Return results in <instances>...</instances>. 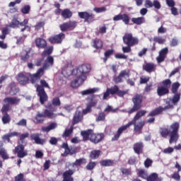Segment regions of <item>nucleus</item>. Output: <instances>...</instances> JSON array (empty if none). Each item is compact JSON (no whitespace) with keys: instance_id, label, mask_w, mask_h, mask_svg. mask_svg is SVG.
I'll return each mask as SVG.
<instances>
[{"instance_id":"obj_1","label":"nucleus","mask_w":181,"mask_h":181,"mask_svg":"<svg viewBox=\"0 0 181 181\" xmlns=\"http://www.w3.org/2000/svg\"><path fill=\"white\" fill-rule=\"evenodd\" d=\"M91 71L90 64L80 65L76 70L73 71V74H76V78L71 83L73 88H77L87 80V74Z\"/></svg>"},{"instance_id":"obj_2","label":"nucleus","mask_w":181,"mask_h":181,"mask_svg":"<svg viewBox=\"0 0 181 181\" xmlns=\"http://www.w3.org/2000/svg\"><path fill=\"white\" fill-rule=\"evenodd\" d=\"M40 86H37V95L40 98V103L42 105H44L46 101H47V94L45 91V88L43 87H45L46 88H50V86H49V83L46 82L45 80H41L40 81Z\"/></svg>"},{"instance_id":"obj_3","label":"nucleus","mask_w":181,"mask_h":181,"mask_svg":"<svg viewBox=\"0 0 181 181\" xmlns=\"http://www.w3.org/2000/svg\"><path fill=\"white\" fill-rule=\"evenodd\" d=\"M52 52L53 47H49L42 53V57H46L47 56V59H45V62L43 65V69H49V67H52V66H53L54 59H53V57L50 56Z\"/></svg>"},{"instance_id":"obj_4","label":"nucleus","mask_w":181,"mask_h":181,"mask_svg":"<svg viewBox=\"0 0 181 181\" xmlns=\"http://www.w3.org/2000/svg\"><path fill=\"white\" fill-rule=\"evenodd\" d=\"M132 102L134 105L132 108L129 110L128 114H132L138 111V110H141L142 108V96L141 95H136L132 98Z\"/></svg>"},{"instance_id":"obj_5","label":"nucleus","mask_w":181,"mask_h":181,"mask_svg":"<svg viewBox=\"0 0 181 181\" xmlns=\"http://www.w3.org/2000/svg\"><path fill=\"white\" fill-rule=\"evenodd\" d=\"M123 42L127 46H135L139 43V40L135 37L132 36V34L126 33L123 36Z\"/></svg>"},{"instance_id":"obj_6","label":"nucleus","mask_w":181,"mask_h":181,"mask_svg":"<svg viewBox=\"0 0 181 181\" xmlns=\"http://www.w3.org/2000/svg\"><path fill=\"white\" fill-rule=\"evenodd\" d=\"M44 70H46V69L42 68L38 69L36 74H34L33 75L30 74L29 80L30 83H32L33 84H34V83H36V81H37L39 78H40V77L43 76L45 73Z\"/></svg>"},{"instance_id":"obj_7","label":"nucleus","mask_w":181,"mask_h":181,"mask_svg":"<svg viewBox=\"0 0 181 181\" xmlns=\"http://www.w3.org/2000/svg\"><path fill=\"white\" fill-rule=\"evenodd\" d=\"M144 6L147 8H155V9H160L162 8V5H160V2L158 0L151 1L146 0L144 2Z\"/></svg>"},{"instance_id":"obj_8","label":"nucleus","mask_w":181,"mask_h":181,"mask_svg":"<svg viewBox=\"0 0 181 181\" xmlns=\"http://www.w3.org/2000/svg\"><path fill=\"white\" fill-rule=\"evenodd\" d=\"M30 76V74H28V73L19 74L18 76V81L19 84H21V86H25V84H28V83H29Z\"/></svg>"},{"instance_id":"obj_9","label":"nucleus","mask_w":181,"mask_h":181,"mask_svg":"<svg viewBox=\"0 0 181 181\" xmlns=\"http://www.w3.org/2000/svg\"><path fill=\"white\" fill-rule=\"evenodd\" d=\"M170 108H173V105H170V102H169L168 105L164 107H159L152 112L149 113V117H155V115H159L162 111H165V110H170Z\"/></svg>"},{"instance_id":"obj_10","label":"nucleus","mask_w":181,"mask_h":181,"mask_svg":"<svg viewBox=\"0 0 181 181\" xmlns=\"http://www.w3.org/2000/svg\"><path fill=\"white\" fill-rule=\"evenodd\" d=\"M78 16L81 19H84L85 22H88V23H90V22H93L95 17L94 14L88 12H78Z\"/></svg>"},{"instance_id":"obj_11","label":"nucleus","mask_w":181,"mask_h":181,"mask_svg":"<svg viewBox=\"0 0 181 181\" xmlns=\"http://www.w3.org/2000/svg\"><path fill=\"white\" fill-rule=\"evenodd\" d=\"M14 151L17 153L18 158H25V156H28V151H25V146L22 144L17 146L15 148Z\"/></svg>"},{"instance_id":"obj_12","label":"nucleus","mask_w":181,"mask_h":181,"mask_svg":"<svg viewBox=\"0 0 181 181\" xmlns=\"http://www.w3.org/2000/svg\"><path fill=\"white\" fill-rule=\"evenodd\" d=\"M128 124H130L131 125L134 126V131L136 132H141L142 131V128H144V125H145V122L141 121L136 123V121L132 120Z\"/></svg>"},{"instance_id":"obj_13","label":"nucleus","mask_w":181,"mask_h":181,"mask_svg":"<svg viewBox=\"0 0 181 181\" xmlns=\"http://www.w3.org/2000/svg\"><path fill=\"white\" fill-rule=\"evenodd\" d=\"M131 127V124H127L124 126L121 127L120 128H119V129L117 130V134H115L112 139V141H118V139H119V136H121V134H122V132H124V131H126L127 128H129Z\"/></svg>"},{"instance_id":"obj_14","label":"nucleus","mask_w":181,"mask_h":181,"mask_svg":"<svg viewBox=\"0 0 181 181\" xmlns=\"http://www.w3.org/2000/svg\"><path fill=\"white\" fill-rule=\"evenodd\" d=\"M21 102V99L16 97H8L4 100V103L5 104H8V105H15L16 104H19Z\"/></svg>"},{"instance_id":"obj_15","label":"nucleus","mask_w":181,"mask_h":181,"mask_svg":"<svg viewBox=\"0 0 181 181\" xmlns=\"http://www.w3.org/2000/svg\"><path fill=\"white\" fill-rule=\"evenodd\" d=\"M40 134L39 133H34L31 134L30 139L32 141H35V144L37 145H43L45 144V139H40Z\"/></svg>"},{"instance_id":"obj_16","label":"nucleus","mask_w":181,"mask_h":181,"mask_svg":"<svg viewBox=\"0 0 181 181\" xmlns=\"http://www.w3.org/2000/svg\"><path fill=\"white\" fill-rule=\"evenodd\" d=\"M166 54H168V47L163 48L159 52V55L156 58L158 63H162V62H165V59H166Z\"/></svg>"},{"instance_id":"obj_17","label":"nucleus","mask_w":181,"mask_h":181,"mask_svg":"<svg viewBox=\"0 0 181 181\" xmlns=\"http://www.w3.org/2000/svg\"><path fill=\"white\" fill-rule=\"evenodd\" d=\"M63 39H64V34L59 33V35L49 37V42L52 43H62Z\"/></svg>"},{"instance_id":"obj_18","label":"nucleus","mask_w":181,"mask_h":181,"mask_svg":"<svg viewBox=\"0 0 181 181\" xmlns=\"http://www.w3.org/2000/svg\"><path fill=\"white\" fill-rule=\"evenodd\" d=\"M103 138H104V134H95L93 132L92 135L90 136V141L92 142H94V144H98V142H101Z\"/></svg>"},{"instance_id":"obj_19","label":"nucleus","mask_w":181,"mask_h":181,"mask_svg":"<svg viewBox=\"0 0 181 181\" xmlns=\"http://www.w3.org/2000/svg\"><path fill=\"white\" fill-rule=\"evenodd\" d=\"M35 42L37 47L39 49H45L47 46V42H46L45 39L39 37L35 39Z\"/></svg>"},{"instance_id":"obj_20","label":"nucleus","mask_w":181,"mask_h":181,"mask_svg":"<svg viewBox=\"0 0 181 181\" xmlns=\"http://www.w3.org/2000/svg\"><path fill=\"white\" fill-rule=\"evenodd\" d=\"M33 56L32 52L30 50L28 51H22L21 54V58L23 62H28L30 57Z\"/></svg>"},{"instance_id":"obj_21","label":"nucleus","mask_w":181,"mask_h":181,"mask_svg":"<svg viewBox=\"0 0 181 181\" xmlns=\"http://www.w3.org/2000/svg\"><path fill=\"white\" fill-rule=\"evenodd\" d=\"M133 149L138 155H139V153H142V149H144V143L138 142L134 144Z\"/></svg>"},{"instance_id":"obj_22","label":"nucleus","mask_w":181,"mask_h":181,"mask_svg":"<svg viewBox=\"0 0 181 181\" xmlns=\"http://www.w3.org/2000/svg\"><path fill=\"white\" fill-rule=\"evenodd\" d=\"M81 134L83 138V141H88V139H90L91 136L93 135V130L88 129L86 131H83L81 132Z\"/></svg>"},{"instance_id":"obj_23","label":"nucleus","mask_w":181,"mask_h":181,"mask_svg":"<svg viewBox=\"0 0 181 181\" xmlns=\"http://www.w3.org/2000/svg\"><path fill=\"white\" fill-rule=\"evenodd\" d=\"M100 91V88H93L86 89L81 92V95H90V94H94V93H97Z\"/></svg>"},{"instance_id":"obj_24","label":"nucleus","mask_w":181,"mask_h":181,"mask_svg":"<svg viewBox=\"0 0 181 181\" xmlns=\"http://www.w3.org/2000/svg\"><path fill=\"white\" fill-rule=\"evenodd\" d=\"M74 173L73 170H68L64 173V180L63 181H73V177L71 175Z\"/></svg>"},{"instance_id":"obj_25","label":"nucleus","mask_w":181,"mask_h":181,"mask_svg":"<svg viewBox=\"0 0 181 181\" xmlns=\"http://www.w3.org/2000/svg\"><path fill=\"white\" fill-rule=\"evenodd\" d=\"M169 93V89L167 87L160 86L157 88V94L159 97L165 95Z\"/></svg>"},{"instance_id":"obj_26","label":"nucleus","mask_w":181,"mask_h":181,"mask_svg":"<svg viewBox=\"0 0 181 181\" xmlns=\"http://www.w3.org/2000/svg\"><path fill=\"white\" fill-rule=\"evenodd\" d=\"M61 15L64 19H69L71 16H73V12L70 9L66 8L62 11Z\"/></svg>"},{"instance_id":"obj_27","label":"nucleus","mask_w":181,"mask_h":181,"mask_svg":"<svg viewBox=\"0 0 181 181\" xmlns=\"http://www.w3.org/2000/svg\"><path fill=\"white\" fill-rule=\"evenodd\" d=\"M10 95H15L16 94H18L19 89L16 87V84L15 83H10Z\"/></svg>"},{"instance_id":"obj_28","label":"nucleus","mask_w":181,"mask_h":181,"mask_svg":"<svg viewBox=\"0 0 181 181\" xmlns=\"http://www.w3.org/2000/svg\"><path fill=\"white\" fill-rule=\"evenodd\" d=\"M97 104V100H92L90 103L87 105L86 109L83 110V114H88L91 112V107H94Z\"/></svg>"},{"instance_id":"obj_29","label":"nucleus","mask_w":181,"mask_h":181,"mask_svg":"<svg viewBox=\"0 0 181 181\" xmlns=\"http://www.w3.org/2000/svg\"><path fill=\"white\" fill-rule=\"evenodd\" d=\"M143 69L148 73H151L155 69V64L147 63L143 66Z\"/></svg>"},{"instance_id":"obj_30","label":"nucleus","mask_w":181,"mask_h":181,"mask_svg":"<svg viewBox=\"0 0 181 181\" xmlns=\"http://www.w3.org/2000/svg\"><path fill=\"white\" fill-rule=\"evenodd\" d=\"M170 133L177 134L179 131V122H174L170 127Z\"/></svg>"},{"instance_id":"obj_31","label":"nucleus","mask_w":181,"mask_h":181,"mask_svg":"<svg viewBox=\"0 0 181 181\" xmlns=\"http://www.w3.org/2000/svg\"><path fill=\"white\" fill-rule=\"evenodd\" d=\"M86 163H87V160L86 158H79L73 163V167L74 168V166H76V168H78L81 165H86Z\"/></svg>"},{"instance_id":"obj_32","label":"nucleus","mask_w":181,"mask_h":181,"mask_svg":"<svg viewBox=\"0 0 181 181\" xmlns=\"http://www.w3.org/2000/svg\"><path fill=\"white\" fill-rule=\"evenodd\" d=\"M159 132L163 138H168V135L170 134V130L166 127L160 128Z\"/></svg>"},{"instance_id":"obj_33","label":"nucleus","mask_w":181,"mask_h":181,"mask_svg":"<svg viewBox=\"0 0 181 181\" xmlns=\"http://www.w3.org/2000/svg\"><path fill=\"white\" fill-rule=\"evenodd\" d=\"M132 21L135 25H142V23H145V18L144 17L133 18H132Z\"/></svg>"},{"instance_id":"obj_34","label":"nucleus","mask_w":181,"mask_h":181,"mask_svg":"<svg viewBox=\"0 0 181 181\" xmlns=\"http://www.w3.org/2000/svg\"><path fill=\"white\" fill-rule=\"evenodd\" d=\"M170 144H173V142H177V139H179V134L177 133H170Z\"/></svg>"},{"instance_id":"obj_35","label":"nucleus","mask_w":181,"mask_h":181,"mask_svg":"<svg viewBox=\"0 0 181 181\" xmlns=\"http://www.w3.org/2000/svg\"><path fill=\"white\" fill-rule=\"evenodd\" d=\"M28 23H29V20L28 19H24L23 21L19 22L20 26H23L24 28L21 29V32H25L26 29H30V27L28 25Z\"/></svg>"},{"instance_id":"obj_36","label":"nucleus","mask_w":181,"mask_h":181,"mask_svg":"<svg viewBox=\"0 0 181 181\" xmlns=\"http://www.w3.org/2000/svg\"><path fill=\"white\" fill-rule=\"evenodd\" d=\"M56 127H57V124L56 123H52L48 127H42V131H43V132H49V131L54 129Z\"/></svg>"},{"instance_id":"obj_37","label":"nucleus","mask_w":181,"mask_h":181,"mask_svg":"<svg viewBox=\"0 0 181 181\" xmlns=\"http://www.w3.org/2000/svg\"><path fill=\"white\" fill-rule=\"evenodd\" d=\"M72 73L73 72H71V69H70V67L67 66L62 68V74H63V76H64V77H69V76H71Z\"/></svg>"},{"instance_id":"obj_38","label":"nucleus","mask_w":181,"mask_h":181,"mask_svg":"<svg viewBox=\"0 0 181 181\" xmlns=\"http://www.w3.org/2000/svg\"><path fill=\"white\" fill-rule=\"evenodd\" d=\"M145 114H146V110H140L137 112V113L136 114V115L133 119V122H135V121H137L138 119H139V118H141V117H144Z\"/></svg>"},{"instance_id":"obj_39","label":"nucleus","mask_w":181,"mask_h":181,"mask_svg":"<svg viewBox=\"0 0 181 181\" xmlns=\"http://www.w3.org/2000/svg\"><path fill=\"white\" fill-rule=\"evenodd\" d=\"M81 121V113L76 112L74 116L73 124H78Z\"/></svg>"},{"instance_id":"obj_40","label":"nucleus","mask_w":181,"mask_h":181,"mask_svg":"<svg viewBox=\"0 0 181 181\" xmlns=\"http://www.w3.org/2000/svg\"><path fill=\"white\" fill-rule=\"evenodd\" d=\"M45 119H46L45 113H37V115L35 117V120L37 123L43 122Z\"/></svg>"},{"instance_id":"obj_41","label":"nucleus","mask_w":181,"mask_h":181,"mask_svg":"<svg viewBox=\"0 0 181 181\" xmlns=\"http://www.w3.org/2000/svg\"><path fill=\"white\" fill-rule=\"evenodd\" d=\"M100 154L101 151L100 150H93L90 153V159H97Z\"/></svg>"},{"instance_id":"obj_42","label":"nucleus","mask_w":181,"mask_h":181,"mask_svg":"<svg viewBox=\"0 0 181 181\" xmlns=\"http://www.w3.org/2000/svg\"><path fill=\"white\" fill-rule=\"evenodd\" d=\"M180 100V94L175 93L173 98L170 100V103H172L173 105H175L177 104V103H179Z\"/></svg>"},{"instance_id":"obj_43","label":"nucleus","mask_w":181,"mask_h":181,"mask_svg":"<svg viewBox=\"0 0 181 181\" xmlns=\"http://www.w3.org/2000/svg\"><path fill=\"white\" fill-rule=\"evenodd\" d=\"M147 181H160V178L158 177V174L153 173L147 177Z\"/></svg>"},{"instance_id":"obj_44","label":"nucleus","mask_w":181,"mask_h":181,"mask_svg":"<svg viewBox=\"0 0 181 181\" xmlns=\"http://www.w3.org/2000/svg\"><path fill=\"white\" fill-rule=\"evenodd\" d=\"M101 166H112L114 162L111 160H103L100 161Z\"/></svg>"},{"instance_id":"obj_45","label":"nucleus","mask_w":181,"mask_h":181,"mask_svg":"<svg viewBox=\"0 0 181 181\" xmlns=\"http://www.w3.org/2000/svg\"><path fill=\"white\" fill-rule=\"evenodd\" d=\"M93 47H95V49H101V47H103V41L95 39L93 42Z\"/></svg>"},{"instance_id":"obj_46","label":"nucleus","mask_w":181,"mask_h":181,"mask_svg":"<svg viewBox=\"0 0 181 181\" xmlns=\"http://www.w3.org/2000/svg\"><path fill=\"white\" fill-rule=\"evenodd\" d=\"M119 90V88L117 86H115L111 88H107V91L110 92V94H112V95H114V94H118Z\"/></svg>"},{"instance_id":"obj_47","label":"nucleus","mask_w":181,"mask_h":181,"mask_svg":"<svg viewBox=\"0 0 181 181\" xmlns=\"http://www.w3.org/2000/svg\"><path fill=\"white\" fill-rule=\"evenodd\" d=\"M44 115H45V118L46 117H47L48 118H56V114L53 113V112L49 110H45Z\"/></svg>"},{"instance_id":"obj_48","label":"nucleus","mask_w":181,"mask_h":181,"mask_svg":"<svg viewBox=\"0 0 181 181\" xmlns=\"http://www.w3.org/2000/svg\"><path fill=\"white\" fill-rule=\"evenodd\" d=\"M8 26L9 28H13V29H15V28H18L19 26V21H18L16 18H13Z\"/></svg>"},{"instance_id":"obj_49","label":"nucleus","mask_w":181,"mask_h":181,"mask_svg":"<svg viewBox=\"0 0 181 181\" xmlns=\"http://www.w3.org/2000/svg\"><path fill=\"white\" fill-rule=\"evenodd\" d=\"M2 122L3 124H9V122H11V117L8 113H4L2 117Z\"/></svg>"},{"instance_id":"obj_50","label":"nucleus","mask_w":181,"mask_h":181,"mask_svg":"<svg viewBox=\"0 0 181 181\" xmlns=\"http://www.w3.org/2000/svg\"><path fill=\"white\" fill-rule=\"evenodd\" d=\"M179 87H180V83H179V82H175L173 83L172 93H173V94H176V93H177V90L179 89Z\"/></svg>"},{"instance_id":"obj_51","label":"nucleus","mask_w":181,"mask_h":181,"mask_svg":"<svg viewBox=\"0 0 181 181\" xmlns=\"http://www.w3.org/2000/svg\"><path fill=\"white\" fill-rule=\"evenodd\" d=\"M138 175L139 177H142V179H146L148 180V174L144 170H139Z\"/></svg>"},{"instance_id":"obj_52","label":"nucleus","mask_w":181,"mask_h":181,"mask_svg":"<svg viewBox=\"0 0 181 181\" xmlns=\"http://www.w3.org/2000/svg\"><path fill=\"white\" fill-rule=\"evenodd\" d=\"M0 155L1 156L2 159H9V156L8 155V153L6 152V150H5V148H1V150L0 151Z\"/></svg>"},{"instance_id":"obj_53","label":"nucleus","mask_w":181,"mask_h":181,"mask_svg":"<svg viewBox=\"0 0 181 181\" xmlns=\"http://www.w3.org/2000/svg\"><path fill=\"white\" fill-rule=\"evenodd\" d=\"M113 52H114V51L112 49H109L105 52V57L103 58L104 63H105V62H107V60L108 59V57H110V56L112 55Z\"/></svg>"},{"instance_id":"obj_54","label":"nucleus","mask_w":181,"mask_h":181,"mask_svg":"<svg viewBox=\"0 0 181 181\" xmlns=\"http://www.w3.org/2000/svg\"><path fill=\"white\" fill-rule=\"evenodd\" d=\"M153 40L156 43H158L159 45H163V43H165V42H166V40L163 38L162 37H155L153 38Z\"/></svg>"},{"instance_id":"obj_55","label":"nucleus","mask_w":181,"mask_h":181,"mask_svg":"<svg viewBox=\"0 0 181 181\" xmlns=\"http://www.w3.org/2000/svg\"><path fill=\"white\" fill-rule=\"evenodd\" d=\"M119 75H120V77H122V78L129 77V70L128 69L123 70L119 73Z\"/></svg>"},{"instance_id":"obj_56","label":"nucleus","mask_w":181,"mask_h":181,"mask_svg":"<svg viewBox=\"0 0 181 181\" xmlns=\"http://www.w3.org/2000/svg\"><path fill=\"white\" fill-rule=\"evenodd\" d=\"M72 133L73 127H71L70 129H66L62 134V136H64V138H67V136H70V135H71Z\"/></svg>"},{"instance_id":"obj_57","label":"nucleus","mask_w":181,"mask_h":181,"mask_svg":"<svg viewBox=\"0 0 181 181\" xmlns=\"http://www.w3.org/2000/svg\"><path fill=\"white\" fill-rule=\"evenodd\" d=\"M122 21L125 25H129V16L127 14H122Z\"/></svg>"},{"instance_id":"obj_58","label":"nucleus","mask_w":181,"mask_h":181,"mask_svg":"<svg viewBox=\"0 0 181 181\" xmlns=\"http://www.w3.org/2000/svg\"><path fill=\"white\" fill-rule=\"evenodd\" d=\"M96 121L98 122L100 121H105V113L100 112L96 117Z\"/></svg>"},{"instance_id":"obj_59","label":"nucleus","mask_w":181,"mask_h":181,"mask_svg":"<svg viewBox=\"0 0 181 181\" xmlns=\"http://www.w3.org/2000/svg\"><path fill=\"white\" fill-rule=\"evenodd\" d=\"M97 164L95 163V162H90L89 163H88V165H86V169L87 170H93V169H94V168H95V165Z\"/></svg>"},{"instance_id":"obj_60","label":"nucleus","mask_w":181,"mask_h":181,"mask_svg":"<svg viewBox=\"0 0 181 181\" xmlns=\"http://www.w3.org/2000/svg\"><path fill=\"white\" fill-rule=\"evenodd\" d=\"M29 133H24L20 135V141H21V144H23L25 139H26V138H29Z\"/></svg>"},{"instance_id":"obj_61","label":"nucleus","mask_w":181,"mask_h":181,"mask_svg":"<svg viewBox=\"0 0 181 181\" xmlns=\"http://www.w3.org/2000/svg\"><path fill=\"white\" fill-rule=\"evenodd\" d=\"M59 28L62 32H65V30H67L69 28V23H64L63 24H61L59 25Z\"/></svg>"},{"instance_id":"obj_62","label":"nucleus","mask_w":181,"mask_h":181,"mask_svg":"<svg viewBox=\"0 0 181 181\" xmlns=\"http://www.w3.org/2000/svg\"><path fill=\"white\" fill-rule=\"evenodd\" d=\"M27 121L25 119H21L18 122L16 123V125L18 127H26Z\"/></svg>"},{"instance_id":"obj_63","label":"nucleus","mask_w":181,"mask_h":181,"mask_svg":"<svg viewBox=\"0 0 181 181\" xmlns=\"http://www.w3.org/2000/svg\"><path fill=\"white\" fill-rule=\"evenodd\" d=\"M52 104L55 106V107H59L60 106V99L59 98H54L52 100Z\"/></svg>"},{"instance_id":"obj_64","label":"nucleus","mask_w":181,"mask_h":181,"mask_svg":"<svg viewBox=\"0 0 181 181\" xmlns=\"http://www.w3.org/2000/svg\"><path fill=\"white\" fill-rule=\"evenodd\" d=\"M15 181H26L25 178H23V174H19L15 177Z\"/></svg>"}]
</instances>
